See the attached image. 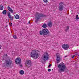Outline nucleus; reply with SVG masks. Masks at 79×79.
<instances>
[{"label": "nucleus", "mask_w": 79, "mask_h": 79, "mask_svg": "<svg viewBox=\"0 0 79 79\" xmlns=\"http://www.w3.org/2000/svg\"><path fill=\"white\" fill-rule=\"evenodd\" d=\"M31 57L32 58H34L35 59L37 58L38 56V51L36 50H33L32 51V52L31 53Z\"/></svg>", "instance_id": "nucleus-4"}, {"label": "nucleus", "mask_w": 79, "mask_h": 79, "mask_svg": "<svg viewBox=\"0 0 79 79\" xmlns=\"http://www.w3.org/2000/svg\"><path fill=\"white\" fill-rule=\"evenodd\" d=\"M78 56H79V55H78Z\"/></svg>", "instance_id": "nucleus-36"}, {"label": "nucleus", "mask_w": 79, "mask_h": 79, "mask_svg": "<svg viewBox=\"0 0 79 79\" xmlns=\"http://www.w3.org/2000/svg\"><path fill=\"white\" fill-rule=\"evenodd\" d=\"M1 48H2V46L0 45V49H1Z\"/></svg>", "instance_id": "nucleus-31"}, {"label": "nucleus", "mask_w": 79, "mask_h": 79, "mask_svg": "<svg viewBox=\"0 0 79 79\" xmlns=\"http://www.w3.org/2000/svg\"><path fill=\"white\" fill-rule=\"evenodd\" d=\"M22 67H23V65L22 64H20V67L22 68Z\"/></svg>", "instance_id": "nucleus-27"}, {"label": "nucleus", "mask_w": 79, "mask_h": 79, "mask_svg": "<svg viewBox=\"0 0 79 79\" xmlns=\"http://www.w3.org/2000/svg\"><path fill=\"white\" fill-rule=\"evenodd\" d=\"M26 65L28 68H31V66H32V62H31V60H27Z\"/></svg>", "instance_id": "nucleus-8"}, {"label": "nucleus", "mask_w": 79, "mask_h": 79, "mask_svg": "<svg viewBox=\"0 0 79 79\" xmlns=\"http://www.w3.org/2000/svg\"><path fill=\"white\" fill-rule=\"evenodd\" d=\"M49 56H50L48 55V53L45 52L44 54L42 55V59L44 61H47L49 58Z\"/></svg>", "instance_id": "nucleus-6"}, {"label": "nucleus", "mask_w": 79, "mask_h": 79, "mask_svg": "<svg viewBox=\"0 0 79 79\" xmlns=\"http://www.w3.org/2000/svg\"><path fill=\"white\" fill-rule=\"evenodd\" d=\"M50 71H51V69H48V71L50 72Z\"/></svg>", "instance_id": "nucleus-26"}, {"label": "nucleus", "mask_w": 79, "mask_h": 79, "mask_svg": "<svg viewBox=\"0 0 79 79\" xmlns=\"http://www.w3.org/2000/svg\"><path fill=\"white\" fill-rule=\"evenodd\" d=\"M67 56H65V57L66 58V57H67Z\"/></svg>", "instance_id": "nucleus-33"}, {"label": "nucleus", "mask_w": 79, "mask_h": 79, "mask_svg": "<svg viewBox=\"0 0 79 79\" xmlns=\"http://www.w3.org/2000/svg\"><path fill=\"white\" fill-rule=\"evenodd\" d=\"M67 29L65 30L66 32H67V31H68V30L69 29V26H67Z\"/></svg>", "instance_id": "nucleus-21"}, {"label": "nucleus", "mask_w": 79, "mask_h": 79, "mask_svg": "<svg viewBox=\"0 0 79 79\" xmlns=\"http://www.w3.org/2000/svg\"><path fill=\"white\" fill-rule=\"evenodd\" d=\"M56 60L57 63H60L61 61V59H60V55L58 53H57L56 54Z\"/></svg>", "instance_id": "nucleus-7"}, {"label": "nucleus", "mask_w": 79, "mask_h": 79, "mask_svg": "<svg viewBox=\"0 0 79 79\" xmlns=\"http://www.w3.org/2000/svg\"><path fill=\"white\" fill-rule=\"evenodd\" d=\"M64 4L62 2H61L59 3V10L60 11H62L63 10V8H64Z\"/></svg>", "instance_id": "nucleus-9"}, {"label": "nucleus", "mask_w": 79, "mask_h": 79, "mask_svg": "<svg viewBox=\"0 0 79 79\" xmlns=\"http://www.w3.org/2000/svg\"><path fill=\"white\" fill-rule=\"evenodd\" d=\"M19 73L21 75H23L24 74V71L23 70H21L19 71Z\"/></svg>", "instance_id": "nucleus-16"}, {"label": "nucleus", "mask_w": 79, "mask_h": 79, "mask_svg": "<svg viewBox=\"0 0 79 79\" xmlns=\"http://www.w3.org/2000/svg\"><path fill=\"white\" fill-rule=\"evenodd\" d=\"M35 16V19H36L35 22V23H37L39 21V20L40 19V17H44V16H45V15L40 13H37Z\"/></svg>", "instance_id": "nucleus-5"}, {"label": "nucleus", "mask_w": 79, "mask_h": 79, "mask_svg": "<svg viewBox=\"0 0 79 79\" xmlns=\"http://www.w3.org/2000/svg\"><path fill=\"white\" fill-rule=\"evenodd\" d=\"M58 67L59 69H58V71L59 73H62V72H64L65 71L66 67V65H64V63H60L59 64Z\"/></svg>", "instance_id": "nucleus-1"}, {"label": "nucleus", "mask_w": 79, "mask_h": 79, "mask_svg": "<svg viewBox=\"0 0 79 79\" xmlns=\"http://www.w3.org/2000/svg\"><path fill=\"white\" fill-rule=\"evenodd\" d=\"M7 9H8V10L9 11L11 12V13H13V9L11 7H10V6H8L7 7Z\"/></svg>", "instance_id": "nucleus-13"}, {"label": "nucleus", "mask_w": 79, "mask_h": 79, "mask_svg": "<svg viewBox=\"0 0 79 79\" xmlns=\"http://www.w3.org/2000/svg\"><path fill=\"white\" fill-rule=\"evenodd\" d=\"M74 56H75V55H73L72 57V58H74Z\"/></svg>", "instance_id": "nucleus-29"}, {"label": "nucleus", "mask_w": 79, "mask_h": 79, "mask_svg": "<svg viewBox=\"0 0 79 79\" xmlns=\"http://www.w3.org/2000/svg\"><path fill=\"white\" fill-rule=\"evenodd\" d=\"M28 23H29V24H30V21H29V22H28Z\"/></svg>", "instance_id": "nucleus-32"}, {"label": "nucleus", "mask_w": 79, "mask_h": 79, "mask_svg": "<svg viewBox=\"0 0 79 79\" xmlns=\"http://www.w3.org/2000/svg\"><path fill=\"white\" fill-rule=\"evenodd\" d=\"M6 66V67H9V68H11V64H13L12 61L10 59V58L8 57L5 60Z\"/></svg>", "instance_id": "nucleus-3"}, {"label": "nucleus", "mask_w": 79, "mask_h": 79, "mask_svg": "<svg viewBox=\"0 0 79 79\" xmlns=\"http://www.w3.org/2000/svg\"><path fill=\"white\" fill-rule=\"evenodd\" d=\"M13 37L15 39H16L17 38V37H16V35H14L13 36Z\"/></svg>", "instance_id": "nucleus-22"}, {"label": "nucleus", "mask_w": 79, "mask_h": 79, "mask_svg": "<svg viewBox=\"0 0 79 79\" xmlns=\"http://www.w3.org/2000/svg\"><path fill=\"white\" fill-rule=\"evenodd\" d=\"M62 47L63 48L66 50H67L68 49V48H69V46L66 44H63Z\"/></svg>", "instance_id": "nucleus-11"}, {"label": "nucleus", "mask_w": 79, "mask_h": 79, "mask_svg": "<svg viewBox=\"0 0 79 79\" xmlns=\"http://www.w3.org/2000/svg\"><path fill=\"white\" fill-rule=\"evenodd\" d=\"M51 66H52V64H50L48 66V68H50V67H51Z\"/></svg>", "instance_id": "nucleus-28"}, {"label": "nucleus", "mask_w": 79, "mask_h": 79, "mask_svg": "<svg viewBox=\"0 0 79 79\" xmlns=\"http://www.w3.org/2000/svg\"><path fill=\"white\" fill-rule=\"evenodd\" d=\"M8 14L9 18L11 19V21H13V16H11V13L9 12L8 13Z\"/></svg>", "instance_id": "nucleus-12"}, {"label": "nucleus", "mask_w": 79, "mask_h": 79, "mask_svg": "<svg viewBox=\"0 0 79 79\" xmlns=\"http://www.w3.org/2000/svg\"><path fill=\"white\" fill-rule=\"evenodd\" d=\"M3 10V5H1L0 6V10Z\"/></svg>", "instance_id": "nucleus-18"}, {"label": "nucleus", "mask_w": 79, "mask_h": 79, "mask_svg": "<svg viewBox=\"0 0 79 79\" xmlns=\"http://www.w3.org/2000/svg\"><path fill=\"white\" fill-rule=\"evenodd\" d=\"M39 33L40 35L43 34L44 35H46L47 36H50V32L47 28L43 29L42 31H40Z\"/></svg>", "instance_id": "nucleus-2"}, {"label": "nucleus", "mask_w": 79, "mask_h": 79, "mask_svg": "<svg viewBox=\"0 0 79 79\" xmlns=\"http://www.w3.org/2000/svg\"><path fill=\"white\" fill-rule=\"evenodd\" d=\"M6 27H8V25H6V26L5 27L6 28Z\"/></svg>", "instance_id": "nucleus-30"}, {"label": "nucleus", "mask_w": 79, "mask_h": 79, "mask_svg": "<svg viewBox=\"0 0 79 79\" xmlns=\"http://www.w3.org/2000/svg\"><path fill=\"white\" fill-rule=\"evenodd\" d=\"M15 18H16V19H18L19 18V15H18V14H17L15 15Z\"/></svg>", "instance_id": "nucleus-15"}, {"label": "nucleus", "mask_w": 79, "mask_h": 79, "mask_svg": "<svg viewBox=\"0 0 79 79\" xmlns=\"http://www.w3.org/2000/svg\"><path fill=\"white\" fill-rule=\"evenodd\" d=\"M42 27L43 28H47V24H46L44 23V24L42 26Z\"/></svg>", "instance_id": "nucleus-17"}, {"label": "nucleus", "mask_w": 79, "mask_h": 79, "mask_svg": "<svg viewBox=\"0 0 79 79\" xmlns=\"http://www.w3.org/2000/svg\"><path fill=\"white\" fill-rule=\"evenodd\" d=\"M7 56H8V55L7 54H5L4 55V57L5 58L7 57Z\"/></svg>", "instance_id": "nucleus-24"}, {"label": "nucleus", "mask_w": 79, "mask_h": 79, "mask_svg": "<svg viewBox=\"0 0 79 79\" xmlns=\"http://www.w3.org/2000/svg\"><path fill=\"white\" fill-rule=\"evenodd\" d=\"M75 55H77L78 54H76Z\"/></svg>", "instance_id": "nucleus-34"}, {"label": "nucleus", "mask_w": 79, "mask_h": 79, "mask_svg": "<svg viewBox=\"0 0 79 79\" xmlns=\"http://www.w3.org/2000/svg\"><path fill=\"white\" fill-rule=\"evenodd\" d=\"M43 2H44V3H47L48 2V1L47 0H43Z\"/></svg>", "instance_id": "nucleus-23"}, {"label": "nucleus", "mask_w": 79, "mask_h": 79, "mask_svg": "<svg viewBox=\"0 0 79 79\" xmlns=\"http://www.w3.org/2000/svg\"><path fill=\"white\" fill-rule=\"evenodd\" d=\"M9 25H10V26H13V24L11 23H9Z\"/></svg>", "instance_id": "nucleus-25"}, {"label": "nucleus", "mask_w": 79, "mask_h": 79, "mask_svg": "<svg viewBox=\"0 0 79 79\" xmlns=\"http://www.w3.org/2000/svg\"><path fill=\"white\" fill-rule=\"evenodd\" d=\"M52 24H53L52 22H50L48 23V25L49 27H51L52 26Z\"/></svg>", "instance_id": "nucleus-14"}, {"label": "nucleus", "mask_w": 79, "mask_h": 79, "mask_svg": "<svg viewBox=\"0 0 79 79\" xmlns=\"http://www.w3.org/2000/svg\"><path fill=\"white\" fill-rule=\"evenodd\" d=\"M79 16H78V15H77L76 16V21H77L78 19H79Z\"/></svg>", "instance_id": "nucleus-20"}, {"label": "nucleus", "mask_w": 79, "mask_h": 79, "mask_svg": "<svg viewBox=\"0 0 79 79\" xmlns=\"http://www.w3.org/2000/svg\"><path fill=\"white\" fill-rule=\"evenodd\" d=\"M53 69H52V71H53Z\"/></svg>", "instance_id": "nucleus-35"}, {"label": "nucleus", "mask_w": 79, "mask_h": 79, "mask_svg": "<svg viewBox=\"0 0 79 79\" xmlns=\"http://www.w3.org/2000/svg\"><path fill=\"white\" fill-rule=\"evenodd\" d=\"M21 58L19 57L16 58L15 60V62L16 64H21Z\"/></svg>", "instance_id": "nucleus-10"}, {"label": "nucleus", "mask_w": 79, "mask_h": 79, "mask_svg": "<svg viewBox=\"0 0 79 79\" xmlns=\"http://www.w3.org/2000/svg\"><path fill=\"white\" fill-rule=\"evenodd\" d=\"M6 13H7V11L6 10H4L2 12V14H3V15H6Z\"/></svg>", "instance_id": "nucleus-19"}]
</instances>
